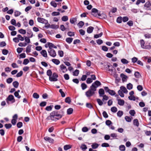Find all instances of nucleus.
I'll use <instances>...</instances> for the list:
<instances>
[{"label":"nucleus","instance_id":"nucleus-1","mask_svg":"<svg viewBox=\"0 0 151 151\" xmlns=\"http://www.w3.org/2000/svg\"><path fill=\"white\" fill-rule=\"evenodd\" d=\"M62 116L59 114L57 111H53L50 114V116H48L47 119L52 121H56L60 119Z\"/></svg>","mask_w":151,"mask_h":151},{"label":"nucleus","instance_id":"nucleus-2","mask_svg":"<svg viewBox=\"0 0 151 151\" xmlns=\"http://www.w3.org/2000/svg\"><path fill=\"white\" fill-rule=\"evenodd\" d=\"M96 91L95 88H93L91 86L90 89L86 92L85 95L87 97L89 98L94 94L95 92Z\"/></svg>","mask_w":151,"mask_h":151},{"label":"nucleus","instance_id":"nucleus-3","mask_svg":"<svg viewBox=\"0 0 151 151\" xmlns=\"http://www.w3.org/2000/svg\"><path fill=\"white\" fill-rule=\"evenodd\" d=\"M6 101L8 104H12L15 101L14 96L12 95H9L6 99Z\"/></svg>","mask_w":151,"mask_h":151},{"label":"nucleus","instance_id":"nucleus-4","mask_svg":"<svg viewBox=\"0 0 151 151\" xmlns=\"http://www.w3.org/2000/svg\"><path fill=\"white\" fill-rule=\"evenodd\" d=\"M58 75L55 73H53L52 76L49 78V80L51 81H58L57 78L58 77Z\"/></svg>","mask_w":151,"mask_h":151},{"label":"nucleus","instance_id":"nucleus-5","mask_svg":"<svg viewBox=\"0 0 151 151\" xmlns=\"http://www.w3.org/2000/svg\"><path fill=\"white\" fill-rule=\"evenodd\" d=\"M91 14L92 15L95 17H96L97 15L99 16H101L100 13L97 9L95 8H93L92 9Z\"/></svg>","mask_w":151,"mask_h":151},{"label":"nucleus","instance_id":"nucleus-6","mask_svg":"<svg viewBox=\"0 0 151 151\" xmlns=\"http://www.w3.org/2000/svg\"><path fill=\"white\" fill-rule=\"evenodd\" d=\"M101 84V83L100 81H96L93 83L91 86L93 88H95V89L96 90V88L99 86H100Z\"/></svg>","mask_w":151,"mask_h":151},{"label":"nucleus","instance_id":"nucleus-7","mask_svg":"<svg viewBox=\"0 0 151 151\" xmlns=\"http://www.w3.org/2000/svg\"><path fill=\"white\" fill-rule=\"evenodd\" d=\"M48 52L49 55L53 57H55L56 55L55 50L52 49H48Z\"/></svg>","mask_w":151,"mask_h":151},{"label":"nucleus","instance_id":"nucleus-8","mask_svg":"<svg viewBox=\"0 0 151 151\" xmlns=\"http://www.w3.org/2000/svg\"><path fill=\"white\" fill-rule=\"evenodd\" d=\"M37 20L38 22L45 24H47L48 22L47 20L40 17H38Z\"/></svg>","mask_w":151,"mask_h":151},{"label":"nucleus","instance_id":"nucleus-9","mask_svg":"<svg viewBox=\"0 0 151 151\" xmlns=\"http://www.w3.org/2000/svg\"><path fill=\"white\" fill-rule=\"evenodd\" d=\"M60 68L61 70L63 73H66L68 70L67 68L63 64H61L60 65Z\"/></svg>","mask_w":151,"mask_h":151},{"label":"nucleus","instance_id":"nucleus-10","mask_svg":"<svg viewBox=\"0 0 151 151\" xmlns=\"http://www.w3.org/2000/svg\"><path fill=\"white\" fill-rule=\"evenodd\" d=\"M144 7L146 8V9L147 10H151V8L150 6H151V4L149 1L147 2L145 4Z\"/></svg>","mask_w":151,"mask_h":151},{"label":"nucleus","instance_id":"nucleus-11","mask_svg":"<svg viewBox=\"0 0 151 151\" xmlns=\"http://www.w3.org/2000/svg\"><path fill=\"white\" fill-rule=\"evenodd\" d=\"M119 97H117V99L118 101V104L120 106L123 105L124 103V101L122 99H118V98Z\"/></svg>","mask_w":151,"mask_h":151},{"label":"nucleus","instance_id":"nucleus-12","mask_svg":"<svg viewBox=\"0 0 151 151\" xmlns=\"http://www.w3.org/2000/svg\"><path fill=\"white\" fill-rule=\"evenodd\" d=\"M41 55L45 58H47V54L46 51L45 50H42L40 52Z\"/></svg>","mask_w":151,"mask_h":151},{"label":"nucleus","instance_id":"nucleus-13","mask_svg":"<svg viewBox=\"0 0 151 151\" xmlns=\"http://www.w3.org/2000/svg\"><path fill=\"white\" fill-rule=\"evenodd\" d=\"M44 139L46 141H48L49 142L51 143H52L54 142V140L53 139L48 137H45Z\"/></svg>","mask_w":151,"mask_h":151},{"label":"nucleus","instance_id":"nucleus-14","mask_svg":"<svg viewBox=\"0 0 151 151\" xmlns=\"http://www.w3.org/2000/svg\"><path fill=\"white\" fill-rule=\"evenodd\" d=\"M120 90L125 93H128V91L126 88L123 86H122L120 87Z\"/></svg>","mask_w":151,"mask_h":151},{"label":"nucleus","instance_id":"nucleus-15","mask_svg":"<svg viewBox=\"0 0 151 151\" xmlns=\"http://www.w3.org/2000/svg\"><path fill=\"white\" fill-rule=\"evenodd\" d=\"M99 93L100 96H103L104 94V90L102 88L100 89L99 91Z\"/></svg>","mask_w":151,"mask_h":151},{"label":"nucleus","instance_id":"nucleus-16","mask_svg":"<svg viewBox=\"0 0 151 151\" xmlns=\"http://www.w3.org/2000/svg\"><path fill=\"white\" fill-rule=\"evenodd\" d=\"M47 44L48 45V46L49 47V49H52V48L53 47L55 48H57V46L54 45L52 43L50 42H48Z\"/></svg>","mask_w":151,"mask_h":151},{"label":"nucleus","instance_id":"nucleus-17","mask_svg":"<svg viewBox=\"0 0 151 151\" xmlns=\"http://www.w3.org/2000/svg\"><path fill=\"white\" fill-rule=\"evenodd\" d=\"M93 27H92L90 26L88 27L87 29V31L88 33H92L93 29Z\"/></svg>","mask_w":151,"mask_h":151},{"label":"nucleus","instance_id":"nucleus-18","mask_svg":"<svg viewBox=\"0 0 151 151\" xmlns=\"http://www.w3.org/2000/svg\"><path fill=\"white\" fill-rule=\"evenodd\" d=\"M141 46L142 48L143 49H147L146 46L144 45L145 42L143 40H140Z\"/></svg>","mask_w":151,"mask_h":151},{"label":"nucleus","instance_id":"nucleus-19","mask_svg":"<svg viewBox=\"0 0 151 151\" xmlns=\"http://www.w3.org/2000/svg\"><path fill=\"white\" fill-rule=\"evenodd\" d=\"M27 34L28 37L30 38L32 37L33 35V33L31 30H29L27 31Z\"/></svg>","mask_w":151,"mask_h":151},{"label":"nucleus","instance_id":"nucleus-20","mask_svg":"<svg viewBox=\"0 0 151 151\" xmlns=\"http://www.w3.org/2000/svg\"><path fill=\"white\" fill-rule=\"evenodd\" d=\"M72 147V145H67L64 147V149L65 150H67L70 149Z\"/></svg>","mask_w":151,"mask_h":151},{"label":"nucleus","instance_id":"nucleus-21","mask_svg":"<svg viewBox=\"0 0 151 151\" xmlns=\"http://www.w3.org/2000/svg\"><path fill=\"white\" fill-rule=\"evenodd\" d=\"M52 61L56 65H58L60 63V61L58 59H52Z\"/></svg>","mask_w":151,"mask_h":151},{"label":"nucleus","instance_id":"nucleus-22","mask_svg":"<svg viewBox=\"0 0 151 151\" xmlns=\"http://www.w3.org/2000/svg\"><path fill=\"white\" fill-rule=\"evenodd\" d=\"M77 18L76 17L71 18L70 19V22L72 24H74L77 21Z\"/></svg>","mask_w":151,"mask_h":151},{"label":"nucleus","instance_id":"nucleus-23","mask_svg":"<svg viewBox=\"0 0 151 151\" xmlns=\"http://www.w3.org/2000/svg\"><path fill=\"white\" fill-rule=\"evenodd\" d=\"M99 146V145L96 143H93L91 145V147L93 149H96Z\"/></svg>","mask_w":151,"mask_h":151},{"label":"nucleus","instance_id":"nucleus-24","mask_svg":"<svg viewBox=\"0 0 151 151\" xmlns=\"http://www.w3.org/2000/svg\"><path fill=\"white\" fill-rule=\"evenodd\" d=\"M31 45H29L27 47L26 52L27 53H29L31 52Z\"/></svg>","mask_w":151,"mask_h":151},{"label":"nucleus","instance_id":"nucleus-25","mask_svg":"<svg viewBox=\"0 0 151 151\" xmlns=\"http://www.w3.org/2000/svg\"><path fill=\"white\" fill-rule=\"evenodd\" d=\"M13 85L15 88H17L19 86V83L17 81H15L13 83Z\"/></svg>","mask_w":151,"mask_h":151},{"label":"nucleus","instance_id":"nucleus-26","mask_svg":"<svg viewBox=\"0 0 151 151\" xmlns=\"http://www.w3.org/2000/svg\"><path fill=\"white\" fill-rule=\"evenodd\" d=\"M65 101L66 103L70 104L71 102V100L70 98L69 97H66L65 99Z\"/></svg>","mask_w":151,"mask_h":151},{"label":"nucleus","instance_id":"nucleus-27","mask_svg":"<svg viewBox=\"0 0 151 151\" xmlns=\"http://www.w3.org/2000/svg\"><path fill=\"white\" fill-rule=\"evenodd\" d=\"M73 39L72 38L68 37L66 39V41L69 44H70L72 42Z\"/></svg>","mask_w":151,"mask_h":151},{"label":"nucleus","instance_id":"nucleus-28","mask_svg":"<svg viewBox=\"0 0 151 151\" xmlns=\"http://www.w3.org/2000/svg\"><path fill=\"white\" fill-rule=\"evenodd\" d=\"M121 62L124 64H127L128 63L129 61L126 59L123 58L121 60Z\"/></svg>","mask_w":151,"mask_h":151},{"label":"nucleus","instance_id":"nucleus-29","mask_svg":"<svg viewBox=\"0 0 151 151\" xmlns=\"http://www.w3.org/2000/svg\"><path fill=\"white\" fill-rule=\"evenodd\" d=\"M123 114V112L121 111H119L117 113V116L120 117H121Z\"/></svg>","mask_w":151,"mask_h":151},{"label":"nucleus","instance_id":"nucleus-30","mask_svg":"<svg viewBox=\"0 0 151 151\" xmlns=\"http://www.w3.org/2000/svg\"><path fill=\"white\" fill-rule=\"evenodd\" d=\"M73 109L72 108H70L67 110V113L68 114H72L73 112Z\"/></svg>","mask_w":151,"mask_h":151},{"label":"nucleus","instance_id":"nucleus-31","mask_svg":"<svg viewBox=\"0 0 151 151\" xmlns=\"http://www.w3.org/2000/svg\"><path fill=\"white\" fill-rule=\"evenodd\" d=\"M130 117L128 116H126L125 117V120L128 122H130L131 121L132 119Z\"/></svg>","mask_w":151,"mask_h":151},{"label":"nucleus","instance_id":"nucleus-32","mask_svg":"<svg viewBox=\"0 0 151 151\" xmlns=\"http://www.w3.org/2000/svg\"><path fill=\"white\" fill-rule=\"evenodd\" d=\"M133 124L134 125L137 126H138L139 125V122L138 120L137 119H134L133 121Z\"/></svg>","mask_w":151,"mask_h":151},{"label":"nucleus","instance_id":"nucleus-33","mask_svg":"<svg viewBox=\"0 0 151 151\" xmlns=\"http://www.w3.org/2000/svg\"><path fill=\"white\" fill-rule=\"evenodd\" d=\"M59 27L58 25L55 24H52L50 25V28L56 29Z\"/></svg>","mask_w":151,"mask_h":151},{"label":"nucleus","instance_id":"nucleus-34","mask_svg":"<svg viewBox=\"0 0 151 151\" xmlns=\"http://www.w3.org/2000/svg\"><path fill=\"white\" fill-rule=\"evenodd\" d=\"M81 86L83 90H84L87 88V85L85 83H82Z\"/></svg>","mask_w":151,"mask_h":151},{"label":"nucleus","instance_id":"nucleus-35","mask_svg":"<svg viewBox=\"0 0 151 151\" xmlns=\"http://www.w3.org/2000/svg\"><path fill=\"white\" fill-rule=\"evenodd\" d=\"M29 37H25L24 40L25 42H26L27 44V43H29L30 42V40L29 39Z\"/></svg>","mask_w":151,"mask_h":151},{"label":"nucleus","instance_id":"nucleus-36","mask_svg":"<svg viewBox=\"0 0 151 151\" xmlns=\"http://www.w3.org/2000/svg\"><path fill=\"white\" fill-rule=\"evenodd\" d=\"M97 101L100 106H102L103 104V101L99 99H97Z\"/></svg>","mask_w":151,"mask_h":151},{"label":"nucleus","instance_id":"nucleus-37","mask_svg":"<svg viewBox=\"0 0 151 151\" xmlns=\"http://www.w3.org/2000/svg\"><path fill=\"white\" fill-rule=\"evenodd\" d=\"M83 25L84 22L82 21H80L78 24V26L80 28L82 27Z\"/></svg>","mask_w":151,"mask_h":151},{"label":"nucleus","instance_id":"nucleus-38","mask_svg":"<svg viewBox=\"0 0 151 151\" xmlns=\"http://www.w3.org/2000/svg\"><path fill=\"white\" fill-rule=\"evenodd\" d=\"M81 148L83 150H85L87 149V147L86 145L82 144L81 146Z\"/></svg>","mask_w":151,"mask_h":151},{"label":"nucleus","instance_id":"nucleus-39","mask_svg":"<svg viewBox=\"0 0 151 151\" xmlns=\"http://www.w3.org/2000/svg\"><path fill=\"white\" fill-rule=\"evenodd\" d=\"M111 111L114 113L116 112L117 110V108L115 106L111 107Z\"/></svg>","mask_w":151,"mask_h":151},{"label":"nucleus","instance_id":"nucleus-40","mask_svg":"<svg viewBox=\"0 0 151 151\" xmlns=\"http://www.w3.org/2000/svg\"><path fill=\"white\" fill-rule=\"evenodd\" d=\"M19 32L21 34L24 35L26 33V31L25 30L21 29L19 30Z\"/></svg>","mask_w":151,"mask_h":151},{"label":"nucleus","instance_id":"nucleus-41","mask_svg":"<svg viewBox=\"0 0 151 151\" xmlns=\"http://www.w3.org/2000/svg\"><path fill=\"white\" fill-rule=\"evenodd\" d=\"M119 149L121 151H124L125 150V147L124 145H121L119 147Z\"/></svg>","mask_w":151,"mask_h":151},{"label":"nucleus","instance_id":"nucleus-42","mask_svg":"<svg viewBox=\"0 0 151 151\" xmlns=\"http://www.w3.org/2000/svg\"><path fill=\"white\" fill-rule=\"evenodd\" d=\"M47 75L49 76V78L52 75V72L50 70H48L47 72Z\"/></svg>","mask_w":151,"mask_h":151},{"label":"nucleus","instance_id":"nucleus-43","mask_svg":"<svg viewBox=\"0 0 151 151\" xmlns=\"http://www.w3.org/2000/svg\"><path fill=\"white\" fill-rule=\"evenodd\" d=\"M103 35V33L101 32L99 34L95 35H94V38H98L99 37H101Z\"/></svg>","mask_w":151,"mask_h":151},{"label":"nucleus","instance_id":"nucleus-44","mask_svg":"<svg viewBox=\"0 0 151 151\" xmlns=\"http://www.w3.org/2000/svg\"><path fill=\"white\" fill-rule=\"evenodd\" d=\"M62 20L63 21L65 22L68 20V17L67 16H65L62 17Z\"/></svg>","mask_w":151,"mask_h":151},{"label":"nucleus","instance_id":"nucleus-45","mask_svg":"<svg viewBox=\"0 0 151 151\" xmlns=\"http://www.w3.org/2000/svg\"><path fill=\"white\" fill-rule=\"evenodd\" d=\"M51 5L54 7L55 8L57 7V4L54 1H52L50 3Z\"/></svg>","mask_w":151,"mask_h":151},{"label":"nucleus","instance_id":"nucleus-46","mask_svg":"<svg viewBox=\"0 0 151 151\" xmlns=\"http://www.w3.org/2000/svg\"><path fill=\"white\" fill-rule=\"evenodd\" d=\"M33 97L35 99H38L39 97V95L37 93H35L33 94Z\"/></svg>","mask_w":151,"mask_h":151},{"label":"nucleus","instance_id":"nucleus-47","mask_svg":"<svg viewBox=\"0 0 151 151\" xmlns=\"http://www.w3.org/2000/svg\"><path fill=\"white\" fill-rule=\"evenodd\" d=\"M127 88L129 90H131L132 88V85L131 83L127 84Z\"/></svg>","mask_w":151,"mask_h":151},{"label":"nucleus","instance_id":"nucleus-48","mask_svg":"<svg viewBox=\"0 0 151 151\" xmlns=\"http://www.w3.org/2000/svg\"><path fill=\"white\" fill-rule=\"evenodd\" d=\"M18 45L20 47H25L27 45V43L24 42H20L19 44Z\"/></svg>","mask_w":151,"mask_h":151},{"label":"nucleus","instance_id":"nucleus-49","mask_svg":"<svg viewBox=\"0 0 151 151\" xmlns=\"http://www.w3.org/2000/svg\"><path fill=\"white\" fill-rule=\"evenodd\" d=\"M53 106H47L45 108V110L47 111H50L52 110Z\"/></svg>","mask_w":151,"mask_h":151},{"label":"nucleus","instance_id":"nucleus-50","mask_svg":"<svg viewBox=\"0 0 151 151\" xmlns=\"http://www.w3.org/2000/svg\"><path fill=\"white\" fill-rule=\"evenodd\" d=\"M89 129L86 127H83L82 129V131L83 132H86L88 131Z\"/></svg>","mask_w":151,"mask_h":151},{"label":"nucleus","instance_id":"nucleus-51","mask_svg":"<svg viewBox=\"0 0 151 151\" xmlns=\"http://www.w3.org/2000/svg\"><path fill=\"white\" fill-rule=\"evenodd\" d=\"M59 92L61 94V96L62 97H64L65 96V94L64 93L62 89H60L59 90Z\"/></svg>","mask_w":151,"mask_h":151},{"label":"nucleus","instance_id":"nucleus-52","mask_svg":"<svg viewBox=\"0 0 151 151\" xmlns=\"http://www.w3.org/2000/svg\"><path fill=\"white\" fill-rule=\"evenodd\" d=\"M79 70L76 69L73 72V75L75 76H77L79 74Z\"/></svg>","mask_w":151,"mask_h":151},{"label":"nucleus","instance_id":"nucleus-53","mask_svg":"<svg viewBox=\"0 0 151 151\" xmlns=\"http://www.w3.org/2000/svg\"><path fill=\"white\" fill-rule=\"evenodd\" d=\"M23 72L22 71H20L19 72L17 73L16 75V76L17 77H21L22 75Z\"/></svg>","mask_w":151,"mask_h":151},{"label":"nucleus","instance_id":"nucleus-54","mask_svg":"<svg viewBox=\"0 0 151 151\" xmlns=\"http://www.w3.org/2000/svg\"><path fill=\"white\" fill-rule=\"evenodd\" d=\"M11 24L15 26H17L16 21L14 19H12L11 21Z\"/></svg>","mask_w":151,"mask_h":151},{"label":"nucleus","instance_id":"nucleus-55","mask_svg":"<svg viewBox=\"0 0 151 151\" xmlns=\"http://www.w3.org/2000/svg\"><path fill=\"white\" fill-rule=\"evenodd\" d=\"M129 113L132 116H134V114H135V112L134 110H131L129 111Z\"/></svg>","mask_w":151,"mask_h":151},{"label":"nucleus","instance_id":"nucleus-56","mask_svg":"<svg viewBox=\"0 0 151 151\" xmlns=\"http://www.w3.org/2000/svg\"><path fill=\"white\" fill-rule=\"evenodd\" d=\"M101 146L103 147H107L109 146V145L107 143H104L101 144Z\"/></svg>","mask_w":151,"mask_h":151},{"label":"nucleus","instance_id":"nucleus-57","mask_svg":"<svg viewBox=\"0 0 151 151\" xmlns=\"http://www.w3.org/2000/svg\"><path fill=\"white\" fill-rule=\"evenodd\" d=\"M5 127L7 129H9L11 127L12 125L10 124H6L5 125Z\"/></svg>","mask_w":151,"mask_h":151},{"label":"nucleus","instance_id":"nucleus-58","mask_svg":"<svg viewBox=\"0 0 151 151\" xmlns=\"http://www.w3.org/2000/svg\"><path fill=\"white\" fill-rule=\"evenodd\" d=\"M29 62V60L28 59H25L24 60L23 64L24 65H27Z\"/></svg>","mask_w":151,"mask_h":151},{"label":"nucleus","instance_id":"nucleus-59","mask_svg":"<svg viewBox=\"0 0 151 151\" xmlns=\"http://www.w3.org/2000/svg\"><path fill=\"white\" fill-rule=\"evenodd\" d=\"M103 98L102 100L104 102V100H107L109 99V97L106 95L103 96Z\"/></svg>","mask_w":151,"mask_h":151},{"label":"nucleus","instance_id":"nucleus-60","mask_svg":"<svg viewBox=\"0 0 151 151\" xmlns=\"http://www.w3.org/2000/svg\"><path fill=\"white\" fill-rule=\"evenodd\" d=\"M109 93L112 96L116 94V93L114 91L111 90L109 91Z\"/></svg>","mask_w":151,"mask_h":151},{"label":"nucleus","instance_id":"nucleus-61","mask_svg":"<svg viewBox=\"0 0 151 151\" xmlns=\"http://www.w3.org/2000/svg\"><path fill=\"white\" fill-rule=\"evenodd\" d=\"M122 17H118L117 19L116 22L117 23H120L122 22Z\"/></svg>","mask_w":151,"mask_h":151},{"label":"nucleus","instance_id":"nucleus-62","mask_svg":"<svg viewBox=\"0 0 151 151\" xmlns=\"http://www.w3.org/2000/svg\"><path fill=\"white\" fill-rule=\"evenodd\" d=\"M13 80L12 78H9L6 80V82L8 83H10L13 81Z\"/></svg>","mask_w":151,"mask_h":151},{"label":"nucleus","instance_id":"nucleus-63","mask_svg":"<svg viewBox=\"0 0 151 151\" xmlns=\"http://www.w3.org/2000/svg\"><path fill=\"white\" fill-rule=\"evenodd\" d=\"M47 103L45 101H42L41 102L40 104V106L41 107H44L46 105Z\"/></svg>","mask_w":151,"mask_h":151},{"label":"nucleus","instance_id":"nucleus-64","mask_svg":"<svg viewBox=\"0 0 151 151\" xmlns=\"http://www.w3.org/2000/svg\"><path fill=\"white\" fill-rule=\"evenodd\" d=\"M129 20V18L127 17H124L122 19V21L124 22H126Z\"/></svg>","mask_w":151,"mask_h":151}]
</instances>
